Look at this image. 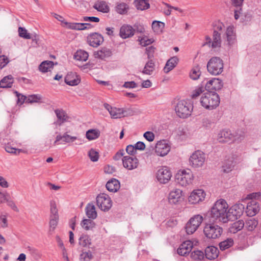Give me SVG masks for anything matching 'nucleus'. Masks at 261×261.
<instances>
[{"label":"nucleus","instance_id":"nucleus-1","mask_svg":"<svg viewBox=\"0 0 261 261\" xmlns=\"http://www.w3.org/2000/svg\"><path fill=\"white\" fill-rule=\"evenodd\" d=\"M228 205L226 201L221 199L217 200L211 208V218L216 222L226 223L228 221Z\"/></svg>","mask_w":261,"mask_h":261},{"label":"nucleus","instance_id":"nucleus-2","mask_svg":"<svg viewBox=\"0 0 261 261\" xmlns=\"http://www.w3.org/2000/svg\"><path fill=\"white\" fill-rule=\"evenodd\" d=\"M224 25L220 22H217L214 25L212 38L208 36L205 37V42L203 45H207L213 49L220 48L221 46L222 40L221 35L223 32Z\"/></svg>","mask_w":261,"mask_h":261},{"label":"nucleus","instance_id":"nucleus-3","mask_svg":"<svg viewBox=\"0 0 261 261\" xmlns=\"http://www.w3.org/2000/svg\"><path fill=\"white\" fill-rule=\"evenodd\" d=\"M200 103L202 106L206 109H216L220 103L219 96L214 91H207L201 96Z\"/></svg>","mask_w":261,"mask_h":261},{"label":"nucleus","instance_id":"nucleus-4","mask_svg":"<svg viewBox=\"0 0 261 261\" xmlns=\"http://www.w3.org/2000/svg\"><path fill=\"white\" fill-rule=\"evenodd\" d=\"M193 110V106L185 100L179 101L175 107L176 115L180 118H187L189 117Z\"/></svg>","mask_w":261,"mask_h":261},{"label":"nucleus","instance_id":"nucleus-5","mask_svg":"<svg viewBox=\"0 0 261 261\" xmlns=\"http://www.w3.org/2000/svg\"><path fill=\"white\" fill-rule=\"evenodd\" d=\"M223 65V61L219 57H213L207 64V69L210 74L217 75L222 72Z\"/></svg>","mask_w":261,"mask_h":261},{"label":"nucleus","instance_id":"nucleus-6","mask_svg":"<svg viewBox=\"0 0 261 261\" xmlns=\"http://www.w3.org/2000/svg\"><path fill=\"white\" fill-rule=\"evenodd\" d=\"M223 232V228L215 223L206 224L203 228L205 236L210 239L219 238Z\"/></svg>","mask_w":261,"mask_h":261},{"label":"nucleus","instance_id":"nucleus-7","mask_svg":"<svg viewBox=\"0 0 261 261\" xmlns=\"http://www.w3.org/2000/svg\"><path fill=\"white\" fill-rule=\"evenodd\" d=\"M193 177V174L190 169L179 170L175 175L177 182L183 187L191 184Z\"/></svg>","mask_w":261,"mask_h":261},{"label":"nucleus","instance_id":"nucleus-8","mask_svg":"<svg viewBox=\"0 0 261 261\" xmlns=\"http://www.w3.org/2000/svg\"><path fill=\"white\" fill-rule=\"evenodd\" d=\"M205 161V154L200 150L195 151L189 158V164L194 168L201 167Z\"/></svg>","mask_w":261,"mask_h":261},{"label":"nucleus","instance_id":"nucleus-9","mask_svg":"<svg viewBox=\"0 0 261 261\" xmlns=\"http://www.w3.org/2000/svg\"><path fill=\"white\" fill-rule=\"evenodd\" d=\"M203 221V217L200 215H195L191 218L186 225L185 229L188 234H193L198 229Z\"/></svg>","mask_w":261,"mask_h":261},{"label":"nucleus","instance_id":"nucleus-10","mask_svg":"<svg viewBox=\"0 0 261 261\" xmlns=\"http://www.w3.org/2000/svg\"><path fill=\"white\" fill-rule=\"evenodd\" d=\"M96 203L98 207L105 212L108 211L112 206L110 197L105 193H101L97 196Z\"/></svg>","mask_w":261,"mask_h":261},{"label":"nucleus","instance_id":"nucleus-11","mask_svg":"<svg viewBox=\"0 0 261 261\" xmlns=\"http://www.w3.org/2000/svg\"><path fill=\"white\" fill-rule=\"evenodd\" d=\"M244 205L242 203H236L228 210V221L233 220L241 217L244 211Z\"/></svg>","mask_w":261,"mask_h":261},{"label":"nucleus","instance_id":"nucleus-12","mask_svg":"<svg viewBox=\"0 0 261 261\" xmlns=\"http://www.w3.org/2000/svg\"><path fill=\"white\" fill-rule=\"evenodd\" d=\"M156 176L160 183L166 184L170 180L172 174L167 167H163L158 170Z\"/></svg>","mask_w":261,"mask_h":261},{"label":"nucleus","instance_id":"nucleus-13","mask_svg":"<svg viewBox=\"0 0 261 261\" xmlns=\"http://www.w3.org/2000/svg\"><path fill=\"white\" fill-rule=\"evenodd\" d=\"M122 164L125 168L129 170H132L138 167L139 162L138 159L135 156L126 155L123 156Z\"/></svg>","mask_w":261,"mask_h":261},{"label":"nucleus","instance_id":"nucleus-14","mask_svg":"<svg viewBox=\"0 0 261 261\" xmlns=\"http://www.w3.org/2000/svg\"><path fill=\"white\" fill-rule=\"evenodd\" d=\"M111 117L114 119L120 118L123 117L131 116L133 115V111L129 109H120L112 108L110 111Z\"/></svg>","mask_w":261,"mask_h":261},{"label":"nucleus","instance_id":"nucleus-15","mask_svg":"<svg viewBox=\"0 0 261 261\" xmlns=\"http://www.w3.org/2000/svg\"><path fill=\"white\" fill-rule=\"evenodd\" d=\"M205 196V193L203 190H194L189 197V202L193 204L198 203L204 199Z\"/></svg>","mask_w":261,"mask_h":261},{"label":"nucleus","instance_id":"nucleus-16","mask_svg":"<svg viewBox=\"0 0 261 261\" xmlns=\"http://www.w3.org/2000/svg\"><path fill=\"white\" fill-rule=\"evenodd\" d=\"M155 152L158 155L164 156L167 155L170 150V146L165 140H161L156 143Z\"/></svg>","mask_w":261,"mask_h":261},{"label":"nucleus","instance_id":"nucleus-17","mask_svg":"<svg viewBox=\"0 0 261 261\" xmlns=\"http://www.w3.org/2000/svg\"><path fill=\"white\" fill-rule=\"evenodd\" d=\"M102 36L97 33H92L87 37V42L89 45L97 47L103 42Z\"/></svg>","mask_w":261,"mask_h":261},{"label":"nucleus","instance_id":"nucleus-18","mask_svg":"<svg viewBox=\"0 0 261 261\" xmlns=\"http://www.w3.org/2000/svg\"><path fill=\"white\" fill-rule=\"evenodd\" d=\"M234 139L233 134L231 130L228 129H224L220 130L217 135V140L220 143H227L232 142Z\"/></svg>","mask_w":261,"mask_h":261},{"label":"nucleus","instance_id":"nucleus-19","mask_svg":"<svg viewBox=\"0 0 261 261\" xmlns=\"http://www.w3.org/2000/svg\"><path fill=\"white\" fill-rule=\"evenodd\" d=\"M222 87V81L219 79L214 78L207 82L205 89L207 91H213L220 90Z\"/></svg>","mask_w":261,"mask_h":261},{"label":"nucleus","instance_id":"nucleus-20","mask_svg":"<svg viewBox=\"0 0 261 261\" xmlns=\"http://www.w3.org/2000/svg\"><path fill=\"white\" fill-rule=\"evenodd\" d=\"M259 211V204L256 200H251L248 202L246 209V213L247 216L250 217L254 216Z\"/></svg>","mask_w":261,"mask_h":261},{"label":"nucleus","instance_id":"nucleus-21","mask_svg":"<svg viewBox=\"0 0 261 261\" xmlns=\"http://www.w3.org/2000/svg\"><path fill=\"white\" fill-rule=\"evenodd\" d=\"M193 248V243L187 240L184 242L177 250V253L181 256H186L188 254Z\"/></svg>","mask_w":261,"mask_h":261},{"label":"nucleus","instance_id":"nucleus-22","mask_svg":"<svg viewBox=\"0 0 261 261\" xmlns=\"http://www.w3.org/2000/svg\"><path fill=\"white\" fill-rule=\"evenodd\" d=\"M80 82V77L75 72H69L65 77V83L70 86H76Z\"/></svg>","mask_w":261,"mask_h":261},{"label":"nucleus","instance_id":"nucleus-23","mask_svg":"<svg viewBox=\"0 0 261 261\" xmlns=\"http://www.w3.org/2000/svg\"><path fill=\"white\" fill-rule=\"evenodd\" d=\"M119 35L123 39L131 37L134 35V29L130 25L124 24L120 28Z\"/></svg>","mask_w":261,"mask_h":261},{"label":"nucleus","instance_id":"nucleus-24","mask_svg":"<svg viewBox=\"0 0 261 261\" xmlns=\"http://www.w3.org/2000/svg\"><path fill=\"white\" fill-rule=\"evenodd\" d=\"M77 139V137L75 136H71L69 135L67 133H65L63 135L61 134L58 135L56 137V140L53 143V145L59 144V143L60 141L62 140L63 142L68 143L73 142Z\"/></svg>","mask_w":261,"mask_h":261},{"label":"nucleus","instance_id":"nucleus-25","mask_svg":"<svg viewBox=\"0 0 261 261\" xmlns=\"http://www.w3.org/2000/svg\"><path fill=\"white\" fill-rule=\"evenodd\" d=\"M181 196V190L175 189L170 193L168 197L169 202L171 204H176L182 199Z\"/></svg>","mask_w":261,"mask_h":261},{"label":"nucleus","instance_id":"nucleus-26","mask_svg":"<svg viewBox=\"0 0 261 261\" xmlns=\"http://www.w3.org/2000/svg\"><path fill=\"white\" fill-rule=\"evenodd\" d=\"M112 54L111 50L106 47H102L100 49L94 53L95 58L101 60L110 57Z\"/></svg>","mask_w":261,"mask_h":261},{"label":"nucleus","instance_id":"nucleus-27","mask_svg":"<svg viewBox=\"0 0 261 261\" xmlns=\"http://www.w3.org/2000/svg\"><path fill=\"white\" fill-rule=\"evenodd\" d=\"M225 35L228 45H231L234 43L236 39L234 28L233 26H229L226 31Z\"/></svg>","mask_w":261,"mask_h":261},{"label":"nucleus","instance_id":"nucleus-28","mask_svg":"<svg viewBox=\"0 0 261 261\" xmlns=\"http://www.w3.org/2000/svg\"><path fill=\"white\" fill-rule=\"evenodd\" d=\"M218 252L217 248L213 246H208L205 249V255L206 258L212 260L217 257Z\"/></svg>","mask_w":261,"mask_h":261},{"label":"nucleus","instance_id":"nucleus-29","mask_svg":"<svg viewBox=\"0 0 261 261\" xmlns=\"http://www.w3.org/2000/svg\"><path fill=\"white\" fill-rule=\"evenodd\" d=\"M106 187L109 191L116 192L120 188V182L118 180L113 178L107 182Z\"/></svg>","mask_w":261,"mask_h":261},{"label":"nucleus","instance_id":"nucleus-30","mask_svg":"<svg viewBox=\"0 0 261 261\" xmlns=\"http://www.w3.org/2000/svg\"><path fill=\"white\" fill-rule=\"evenodd\" d=\"M86 214L88 218L94 220L97 216L95 206L93 203H89L85 208Z\"/></svg>","mask_w":261,"mask_h":261},{"label":"nucleus","instance_id":"nucleus-31","mask_svg":"<svg viewBox=\"0 0 261 261\" xmlns=\"http://www.w3.org/2000/svg\"><path fill=\"white\" fill-rule=\"evenodd\" d=\"M178 61V59L177 57H173L169 59L164 68V72L168 73L172 70L177 65Z\"/></svg>","mask_w":261,"mask_h":261},{"label":"nucleus","instance_id":"nucleus-32","mask_svg":"<svg viewBox=\"0 0 261 261\" xmlns=\"http://www.w3.org/2000/svg\"><path fill=\"white\" fill-rule=\"evenodd\" d=\"M155 70V64L152 59H149L145 64L142 72L144 74L151 75Z\"/></svg>","mask_w":261,"mask_h":261},{"label":"nucleus","instance_id":"nucleus-33","mask_svg":"<svg viewBox=\"0 0 261 261\" xmlns=\"http://www.w3.org/2000/svg\"><path fill=\"white\" fill-rule=\"evenodd\" d=\"M55 64L57 65V63H54L51 61H44L40 64L39 69L42 72H46L50 71V69L53 68Z\"/></svg>","mask_w":261,"mask_h":261},{"label":"nucleus","instance_id":"nucleus-34","mask_svg":"<svg viewBox=\"0 0 261 261\" xmlns=\"http://www.w3.org/2000/svg\"><path fill=\"white\" fill-rule=\"evenodd\" d=\"M55 113L58 118V122L61 125L69 118L67 114L63 109H56L55 110Z\"/></svg>","mask_w":261,"mask_h":261},{"label":"nucleus","instance_id":"nucleus-35","mask_svg":"<svg viewBox=\"0 0 261 261\" xmlns=\"http://www.w3.org/2000/svg\"><path fill=\"white\" fill-rule=\"evenodd\" d=\"M93 8L102 13H108L109 11V7L104 1L97 2L94 5Z\"/></svg>","mask_w":261,"mask_h":261},{"label":"nucleus","instance_id":"nucleus-36","mask_svg":"<svg viewBox=\"0 0 261 261\" xmlns=\"http://www.w3.org/2000/svg\"><path fill=\"white\" fill-rule=\"evenodd\" d=\"M134 3L138 10H145L150 7L149 0H135Z\"/></svg>","mask_w":261,"mask_h":261},{"label":"nucleus","instance_id":"nucleus-37","mask_svg":"<svg viewBox=\"0 0 261 261\" xmlns=\"http://www.w3.org/2000/svg\"><path fill=\"white\" fill-rule=\"evenodd\" d=\"M88 57V53L87 51L82 49L77 50L74 55V58L75 59L81 61H87Z\"/></svg>","mask_w":261,"mask_h":261},{"label":"nucleus","instance_id":"nucleus-38","mask_svg":"<svg viewBox=\"0 0 261 261\" xmlns=\"http://www.w3.org/2000/svg\"><path fill=\"white\" fill-rule=\"evenodd\" d=\"M13 83V77L11 75L4 77L0 82L1 88H10Z\"/></svg>","mask_w":261,"mask_h":261},{"label":"nucleus","instance_id":"nucleus-39","mask_svg":"<svg viewBox=\"0 0 261 261\" xmlns=\"http://www.w3.org/2000/svg\"><path fill=\"white\" fill-rule=\"evenodd\" d=\"M245 226V223L243 220H240L234 222L231 227L230 231L231 232L236 233L238 231L241 230Z\"/></svg>","mask_w":261,"mask_h":261},{"label":"nucleus","instance_id":"nucleus-40","mask_svg":"<svg viewBox=\"0 0 261 261\" xmlns=\"http://www.w3.org/2000/svg\"><path fill=\"white\" fill-rule=\"evenodd\" d=\"M81 226L85 230H89L95 227V223L91 219H85L82 221Z\"/></svg>","mask_w":261,"mask_h":261},{"label":"nucleus","instance_id":"nucleus-41","mask_svg":"<svg viewBox=\"0 0 261 261\" xmlns=\"http://www.w3.org/2000/svg\"><path fill=\"white\" fill-rule=\"evenodd\" d=\"M258 224L257 220L254 218L249 219L246 221L245 227L248 231H252L257 226Z\"/></svg>","mask_w":261,"mask_h":261},{"label":"nucleus","instance_id":"nucleus-42","mask_svg":"<svg viewBox=\"0 0 261 261\" xmlns=\"http://www.w3.org/2000/svg\"><path fill=\"white\" fill-rule=\"evenodd\" d=\"M233 244V240L232 238H228L226 240L221 242L219 245L220 250L223 251L232 246Z\"/></svg>","mask_w":261,"mask_h":261},{"label":"nucleus","instance_id":"nucleus-43","mask_svg":"<svg viewBox=\"0 0 261 261\" xmlns=\"http://www.w3.org/2000/svg\"><path fill=\"white\" fill-rule=\"evenodd\" d=\"M128 6L124 3H118L115 7L116 11L120 14H125L128 10Z\"/></svg>","mask_w":261,"mask_h":261},{"label":"nucleus","instance_id":"nucleus-44","mask_svg":"<svg viewBox=\"0 0 261 261\" xmlns=\"http://www.w3.org/2000/svg\"><path fill=\"white\" fill-rule=\"evenodd\" d=\"M165 23L160 21H153L152 23V29L153 31L157 34L162 32L164 28Z\"/></svg>","mask_w":261,"mask_h":261},{"label":"nucleus","instance_id":"nucleus-45","mask_svg":"<svg viewBox=\"0 0 261 261\" xmlns=\"http://www.w3.org/2000/svg\"><path fill=\"white\" fill-rule=\"evenodd\" d=\"M86 136L89 140H94L99 137L100 131L98 129H89L86 132Z\"/></svg>","mask_w":261,"mask_h":261},{"label":"nucleus","instance_id":"nucleus-46","mask_svg":"<svg viewBox=\"0 0 261 261\" xmlns=\"http://www.w3.org/2000/svg\"><path fill=\"white\" fill-rule=\"evenodd\" d=\"M201 74L200 67L199 65L194 66L191 70L190 77L194 80H197Z\"/></svg>","mask_w":261,"mask_h":261},{"label":"nucleus","instance_id":"nucleus-47","mask_svg":"<svg viewBox=\"0 0 261 261\" xmlns=\"http://www.w3.org/2000/svg\"><path fill=\"white\" fill-rule=\"evenodd\" d=\"M59 217H54V218L50 217L49 221V228L48 230V233L51 235L57 226Z\"/></svg>","mask_w":261,"mask_h":261},{"label":"nucleus","instance_id":"nucleus-48","mask_svg":"<svg viewBox=\"0 0 261 261\" xmlns=\"http://www.w3.org/2000/svg\"><path fill=\"white\" fill-rule=\"evenodd\" d=\"M79 244L83 247H87L91 244V239L86 234H82L79 238Z\"/></svg>","mask_w":261,"mask_h":261},{"label":"nucleus","instance_id":"nucleus-49","mask_svg":"<svg viewBox=\"0 0 261 261\" xmlns=\"http://www.w3.org/2000/svg\"><path fill=\"white\" fill-rule=\"evenodd\" d=\"M234 139L232 142H240L245 138V132L241 130H237L234 134H233Z\"/></svg>","mask_w":261,"mask_h":261},{"label":"nucleus","instance_id":"nucleus-50","mask_svg":"<svg viewBox=\"0 0 261 261\" xmlns=\"http://www.w3.org/2000/svg\"><path fill=\"white\" fill-rule=\"evenodd\" d=\"M42 99V96L40 94L30 95L28 96V103L38 102Z\"/></svg>","mask_w":261,"mask_h":261},{"label":"nucleus","instance_id":"nucleus-51","mask_svg":"<svg viewBox=\"0 0 261 261\" xmlns=\"http://www.w3.org/2000/svg\"><path fill=\"white\" fill-rule=\"evenodd\" d=\"M191 257L195 260H201L204 257V253L200 250H195L191 252Z\"/></svg>","mask_w":261,"mask_h":261},{"label":"nucleus","instance_id":"nucleus-52","mask_svg":"<svg viewBox=\"0 0 261 261\" xmlns=\"http://www.w3.org/2000/svg\"><path fill=\"white\" fill-rule=\"evenodd\" d=\"M88 156L92 162H96L99 158V153L94 149H91L88 152Z\"/></svg>","mask_w":261,"mask_h":261},{"label":"nucleus","instance_id":"nucleus-53","mask_svg":"<svg viewBox=\"0 0 261 261\" xmlns=\"http://www.w3.org/2000/svg\"><path fill=\"white\" fill-rule=\"evenodd\" d=\"M5 150L8 153H13L16 155L19 154L20 152H22V149L13 148L9 144L6 145Z\"/></svg>","mask_w":261,"mask_h":261},{"label":"nucleus","instance_id":"nucleus-54","mask_svg":"<svg viewBox=\"0 0 261 261\" xmlns=\"http://www.w3.org/2000/svg\"><path fill=\"white\" fill-rule=\"evenodd\" d=\"M18 33L20 37L25 39H31V36L29 33L27 32V30L22 27H19Z\"/></svg>","mask_w":261,"mask_h":261},{"label":"nucleus","instance_id":"nucleus-55","mask_svg":"<svg viewBox=\"0 0 261 261\" xmlns=\"http://www.w3.org/2000/svg\"><path fill=\"white\" fill-rule=\"evenodd\" d=\"M139 41L140 44L143 46L148 45L154 42V40L152 38L148 39L146 36H144L141 38H139Z\"/></svg>","mask_w":261,"mask_h":261},{"label":"nucleus","instance_id":"nucleus-56","mask_svg":"<svg viewBox=\"0 0 261 261\" xmlns=\"http://www.w3.org/2000/svg\"><path fill=\"white\" fill-rule=\"evenodd\" d=\"M14 93L16 94V96L17 97V104L22 105L24 102H27L28 97L19 93L17 91H15Z\"/></svg>","mask_w":261,"mask_h":261},{"label":"nucleus","instance_id":"nucleus-57","mask_svg":"<svg viewBox=\"0 0 261 261\" xmlns=\"http://www.w3.org/2000/svg\"><path fill=\"white\" fill-rule=\"evenodd\" d=\"M59 217L58 214V210L56 207V204L55 201L50 202V216L51 218L54 217Z\"/></svg>","mask_w":261,"mask_h":261},{"label":"nucleus","instance_id":"nucleus-58","mask_svg":"<svg viewBox=\"0 0 261 261\" xmlns=\"http://www.w3.org/2000/svg\"><path fill=\"white\" fill-rule=\"evenodd\" d=\"M233 166L234 165L232 161H228V162L225 163L222 167L224 172L228 173L232 170Z\"/></svg>","mask_w":261,"mask_h":261},{"label":"nucleus","instance_id":"nucleus-59","mask_svg":"<svg viewBox=\"0 0 261 261\" xmlns=\"http://www.w3.org/2000/svg\"><path fill=\"white\" fill-rule=\"evenodd\" d=\"M0 225L2 228H7L8 226L7 217L5 215H0Z\"/></svg>","mask_w":261,"mask_h":261},{"label":"nucleus","instance_id":"nucleus-60","mask_svg":"<svg viewBox=\"0 0 261 261\" xmlns=\"http://www.w3.org/2000/svg\"><path fill=\"white\" fill-rule=\"evenodd\" d=\"M155 48L153 46H149L146 48V53L147 55L148 59H151L153 57V54L155 51Z\"/></svg>","mask_w":261,"mask_h":261},{"label":"nucleus","instance_id":"nucleus-61","mask_svg":"<svg viewBox=\"0 0 261 261\" xmlns=\"http://www.w3.org/2000/svg\"><path fill=\"white\" fill-rule=\"evenodd\" d=\"M126 152L129 154L134 156V155L137 153V150L134 145H128L126 146Z\"/></svg>","mask_w":261,"mask_h":261},{"label":"nucleus","instance_id":"nucleus-62","mask_svg":"<svg viewBox=\"0 0 261 261\" xmlns=\"http://www.w3.org/2000/svg\"><path fill=\"white\" fill-rule=\"evenodd\" d=\"M81 258H83L84 261H89L92 258L93 255L91 252L89 251L88 252H83L81 255Z\"/></svg>","mask_w":261,"mask_h":261},{"label":"nucleus","instance_id":"nucleus-63","mask_svg":"<svg viewBox=\"0 0 261 261\" xmlns=\"http://www.w3.org/2000/svg\"><path fill=\"white\" fill-rule=\"evenodd\" d=\"M204 91L203 88L202 87H200L196 89L195 90H194L192 92V94L191 95L192 98H195L197 96H198L201 93H202V92Z\"/></svg>","mask_w":261,"mask_h":261},{"label":"nucleus","instance_id":"nucleus-64","mask_svg":"<svg viewBox=\"0 0 261 261\" xmlns=\"http://www.w3.org/2000/svg\"><path fill=\"white\" fill-rule=\"evenodd\" d=\"M144 137L148 141L151 142L154 139V135L151 132H146L143 135Z\"/></svg>","mask_w":261,"mask_h":261}]
</instances>
